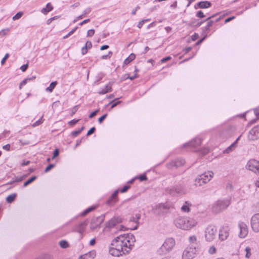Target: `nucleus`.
I'll return each instance as SVG.
<instances>
[{
	"label": "nucleus",
	"instance_id": "nucleus-21",
	"mask_svg": "<svg viewBox=\"0 0 259 259\" xmlns=\"http://www.w3.org/2000/svg\"><path fill=\"white\" fill-rule=\"evenodd\" d=\"M96 256V252L94 250L81 255L78 259H94Z\"/></svg>",
	"mask_w": 259,
	"mask_h": 259
},
{
	"label": "nucleus",
	"instance_id": "nucleus-60",
	"mask_svg": "<svg viewBox=\"0 0 259 259\" xmlns=\"http://www.w3.org/2000/svg\"><path fill=\"white\" fill-rule=\"evenodd\" d=\"M85 46H87V48L88 49H90L92 48V42L90 41H87L85 43Z\"/></svg>",
	"mask_w": 259,
	"mask_h": 259
},
{
	"label": "nucleus",
	"instance_id": "nucleus-36",
	"mask_svg": "<svg viewBox=\"0 0 259 259\" xmlns=\"http://www.w3.org/2000/svg\"><path fill=\"white\" fill-rule=\"evenodd\" d=\"M59 245L63 248H66L69 246V243L66 240H62L59 242Z\"/></svg>",
	"mask_w": 259,
	"mask_h": 259
},
{
	"label": "nucleus",
	"instance_id": "nucleus-10",
	"mask_svg": "<svg viewBox=\"0 0 259 259\" xmlns=\"http://www.w3.org/2000/svg\"><path fill=\"white\" fill-rule=\"evenodd\" d=\"M246 167L255 173L259 172V161L254 159H250L248 161Z\"/></svg>",
	"mask_w": 259,
	"mask_h": 259
},
{
	"label": "nucleus",
	"instance_id": "nucleus-64",
	"mask_svg": "<svg viewBox=\"0 0 259 259\" xmlns=\"http://www.w3.org/2000/svg\"><path fill=\"white\" fill-rule=\"evenodd\" d=\"M198 36H199L198 34L196 33H195L191 36L192 40L193 41L196 40L198 38Z\"/></svg>",
	"mask_w": 259,
	"mask_h": 259
},
{
	"label": "nucleus",
	"instance_id": "nucleus-50",
	"mask_svg": "<svg viewBox=\"0 0 259 259\" xmlns=\"http://www.w3.org/2000/svg\"><path fill=\"white\" fill-rule=\"evenodd\" d=\"M79 120V119H72L68 122V124L70 125H73L75 124H76L77 122H78Z\"/></svg>",
	"mask_w": 259,
	"mask_h": 259
},
{
	"label": "nucleus",
	"instance_id": "nucleus-61",
	"mask_svg": "<svg viewBox=\"0 0 259 259\" xmlns=\"http://www.w3.org/2000/svg\"><path fill=\"white\" fill-rule=\"evenodd\" d=\"M171 59V57L170 56H167L166 57H165L163 59H162L161 60V63H164V62H166V61H168V60H170V59Z\"/></svg>",
	"mask_w": 259,
	"mask_h": 259
},
{
	"label": "nucleus",
	"instance_id": "nucleus-49",
	"mask_svg": "<svg viewBox=\"0 0 259 259\" xmlns=\"http://www.w3.org/2000/svg\"><path fill=\"white\" fill-rule=\"evenodd\" d=\"M96 130V128L95 127H93L92 128H91L88 132L87 133V136H90L91 135H92V134H93L95 131Z\"/></svg>",
	"mask_w": 259,
	"mask_h": 259
},
{
	"label": "nucleus",
	"instance_id": "nucleus-58",
	"mask_svg": "<svg viewBox=\"0 0 259 259\" xmlns=\"http://www.w3.org/2000/svg\"><path fill=\"white\" fill-rule=\"evenodd\" d=\"M59 154V150L58 149H56L54 151L53 156L52 158L53 159V158H55L56 157H57V156H58Z\"/></svg>",
	"mask_w": 259,
	"mask_h": 259
},
{
	"label": "nucleus",
	"instance_id": "nucleus-3",
	"mask_svg": "<svg viewBox=\"0 0 259 259\" xmlns=\"http://www.w3.org/2000/svg\"><path fill=\"white\" fill-rule=\"evenodd\" d=\"M230 204V199L226 198L218 200L215 202L212 206V210L215 213H218L226 209Z\"/></svg>",
	"mask_w": 259,
	"mask_h": 259
},
{
	"label": "nucleus",
	"instance_id": "nucleus-34",
	"mask_svg": "<svg viewBox=\"0 0 259 259\" xmlns=\"http://www.w3.org/2000/svg\"><path fill=\"white\" fill-rule=\"evenodd\" d=\"M37 178L36 176H33L29 178L27 181L24 182L23 184L24 187H26L28 185L33 182L34 180H35Z\"/></svg>",
	"mask_w": 259,
	"mask_h": 259
},
{
	"label": "nucleus",
	"instance_id": "nucleus-59",
	"mask_svg": "<svg viewBox=\"0 0 259 259\" xmlns=\"http://www.w3.org/2000/svg\"><path fill=\"white\" fill-rule=\"evenodd\" d=\"M25 178V176H21L20 177H16L15 180V181L16 182H21Z\"/></svg>",
	"mask_w": 259,
	"mask_h": 259
},
{
	"label": "nucleus",
	"instance_id": "nucleus-25",
	"mask_svg": "<svg viewBox=\"0 0 259 259\" xmlns=\"http://www.w3.org/2000/svg\"><path fill=\"white\" fill-rule=\"evenodd\" d=\"M53 9V7L52 6L51 3H48L46 5V8H42L41 10V12L45 15L47 14L49 12L51 11Z\"/></svg>",
	"mask_w": 259,
	"mask_h": 259
},
{
	"label": "nucleus",
	"instance_id": "nucleus-38",
	"mask_svg": "<svg viewBox=\"0 0 259 259\" xmlns=\"http://www.w3.org/2000/svg\"><path fill=\"white\" fill-rule=\"evenodd\" d=\"M83 129H84V127L82 126L79 130L72 132L71 135L73 137H75L78 135H79Z\"/></svg>",
	"mask_w": 259,
	"mask_h": 259
},
{
	"label": "nucleus",
	"instance_id": "nucleus-53",
	"mask_svg": "<svg viewBox=\"0 0 259 259\" xmlns=\"http://www.w3.org/2000/svg\"><path fill=\"white\" fill-rule=\"evenodd\" d=\"M139 179L141 181H144L147 180V178L145 174H143L139 176Z\"/></svg>",
	"mask_w": 259,
	"mask_h": 259
},
{
	"label": "nucleus",
	"instance_id": "nucleus-26",
	"mask_svg": "<svg viewBox=\"0 0 259 259\" xmlns=\"http://www.w3.org/2000/svg\"><path fill=\"white\" fill-rule=\"evenodd\" d=\"M191 206V203L189 201H185V204L181 207V210L184 212H188L190 211L189 206Z\"/></svg>",
	"mask_w": 259,
	"mask_h": 259
},
{
	"label": "nucleus",
	"instance_id": "nucleus-55",
	"mask_svg": "<svg viewBox=\"0 0 259 259\" xmlns=\"http://www.w3.org/2000/svg\"><path fill=\"white\" fill-rule=\"evenodd\" d=\"M99 110L98 109V110H96L95 111L93 112L89 115V117L90 118H93L97 114V113L99 112Z\"/></svg>",
	"mask_w": 259,
	"mask_h": 259
},
{
	"label": "nucleus",
	"instance_id": "nucleus-32",
	"mask_svg": "<svg viewBox=\"0 0 259 259\" xmlns=\"http://www.w3.org/2000/svg\"><path fill=\"white\" fill-rule=\"evenodd\" d=\"M16 194H15V193L9 195L6 198V201L8 203H12L14 200V199L16 198Z\"/></svg>",
	"mask_w": 259,
	"mask_h": 259
},
{
	"label": "nucleus",
	"instance_id": "nucleus-12",
	"mask_svg": "<svg viewBox=\"0 0 259 259\" xmlns=\"http://www.w3.org/2000/svg\"><path fill=\"white\" fill-rule=\"evenodd\" d=\"M88 225V221H84L75 226L74 228V231L78 233L80 238H82Z\"/></svg>",
	"mask_w": 259,
	"mask_h": 259
},
{
	"label": "nucleus",
	"instance_id": "nucleus-17",
	"mask_svg": "<svg viewBox=\"0 0 259 259\" xmlns=\"http://www.w3.org/2000/svg\"><path fill=\"white\" fill-rule=\"evenodd\" d=\"M229 231L230 228L228 226H223L222 227L219 231V239L224 241L226 240L229 235Z\"/></svg>",
	"mask_w": 259,
	"mask_h": 259
},
{
	"label": "nucleus",
	"instance_id": "nucleus-48",
	"mask_svg": "<svg viewBox=\"0 0 259 259\" xmlns=\"http://www.w3.org/2000/svg\"><path fill=\"white\" fill-rule=\"evenodd\" d=\"M95 33V30L94 29H90L87 32V36L91 37Z\"/></svg>",
	"mask_w": 259,
	"mask_h": 259
},
{
	"label": "nucleus",
	"instance_id": "nucleus-29",
	"mask_svg": "<svg viewBox=\"0 0 259 259\" xmlns=\"http://www.w3.org/2000/svg\"><path fill=\"white\" fill-rule=\"evenodd\" d=\"M214 16V15H213L211 17H209L208 18H207L205 21H207V25L206 26H205V30L206 31H208L209 30V27L212 25L213 24V21H211V20H209V19L212 17H213Z\"/></svg>",
	"mask_w": 259,
	"mask_h": 259
},
{
	"label": "nucleus",
	"instance_id": "nucleus-51",
	"mask_svg": "<svg viewBox=\"0 0 259 259\" xmlns=\"http://www.w3.org/2000/svg\"><path fill=\"white\" fill-rule=\"evenodd\" d=\"M107 116V114H105L103 115H102L101 117H100L98 119L99 123H101L103 122V121L106 118Z\"/></svg>",
	"mask_w": 259,
	"mask_h": 259
},
{
	"label": "nucleus",
	"instance_id": "nucleus-42",
	"mask_svg": "<svg viewBox=\"0 0 259 259\" xmlns=\"http://www.w3.org/2000/svg\"><path fill=\"white\" fill-rule=\"evenodd\" d=\"M23 15V12H19L14 16L13 17V20H16L20 19Z\"/></svg>",
	"mask_w": 259,
	"mask_h": 259
},
{
	"label": "nucleus",
	"instance_id": "nucleus-54",
	"mask_svg": "<svg viewBox=\"0 0 259 259\" xmlns=\"http://www.w3.org/2000/svg\"><path fill=\"white\" fill-rule=\"evenodd\" d=\"M28 67V64L27 63V64H24L23 65L21 66V67H20V69L22 70V71L24 72L26 70Z\"/></svg>",
	"mask_w": 259,
	"mask_h": 259
},
{
	"label": "nucleus",
	"instance_id": "nucleus-14",
	"mask_svg": "<svg viewBox=\"0 0 259 259\" xmlns=\"http://www.w3.org/2000/svg\"><path fill=\"white\" fill-rule=\"evenodd\" d=\"M248 138L250 141L257 140L259 138V127L258 125L254 126L249 131Z\"/></svg>",
	"mask_w": 259,
	"mask_h": 259
},
{
	"label": "nucleus",
	"instance_id": "nucleus-15",
	"mask_svg": "<svg viewBox=\"0 0 259 259\" xmlns=\"http://www.w3.org/2000/svg\"><path fill=\"white\" fill-rule=\"evenodd\" d=\"M251 226L252 230L255 232H259V214H254L251 219Z\"/></svg>",
	"mask_w": 259,
	"mask_h": 259
},
{
	"label": "nucleus",
	"instance_id": "nucleus-41",
	"mask_svg": "<svg viewBox=\"0 0 259 259\" xmlns=\"http://www.w3.org/2000/svg\"><path fill=\"white\" fill-rule=\"evenodd\" d=\"M78 28V27L76 26L75 27V28H74L72 30H71L70 32H68V33L67 34H66V35L64 36L63 37V39H66L67 38H68L69 36H70V35H71L73 33H74V32L76 31V30Z\"/></svg>",
	"mask_w": 259,
	"mask_h": 259
},
{
	"label": "nucleus",
	"instance_id": "nucleus-33",
	"mask_svg": "<svg viewBox=\"0 0 259 259\" xmlns=\"http://www.w3.org/2000/svg\"><path fill=\"white\" fill-rule=\"evenodd\" d=\"M117 200V199H114L111 196L109 199L106 201V204L108 205H113L116 203Z\"/></svg>",
	"mask_w": 259,
	"mask_h": 259
},
{
	"label": "nucleus",
	"instance_id": "nucleus-40",
	"mask_svg": "<svg viewBox=\"0 0 259 259\" xmlns=\"http://www.w3.org/2000/svg\"><path fill=\"white\" fill-rule=\"evenodd\" d=\"M254 113L255 114L256 116V119L250 120L249 122L250 124L254 123L256 122V119H257L259 118V110H258L257 109L254 110Z\"/></svg>",
	"mask_w": 259,
	"mask_h": 259
},
{
	"label": "nucleus",
	"instance_id": "nucleus-7",
	"mask_svg": "<svg viewBox=\"0 0 259 259\" xmlns=\"http://www.w3.org/2000/svg\"><path fill=\"white\" fill-rule=\"evenodd\" d=\"M217 234V227L213 225H209L204 231L205 240L208 242L212 241L215 238Z\"/></svg>",
	"mask_w": 259,
	"mask_h": 259
},
{
	"label": "nucleus",
	"instance_id": "nucleus-30",
	"mask_svg": "<svg viewBox=\"0 0 259 259\" xmlns=\"http://www.w3.org/2000/svg\"><path fill=\"white\" fill-rule=\"evenodd\" d=\"M57 82L56 81L52 82L49 87H47L46 90L49 92H52L55 86L57 85Z\"/></svg>",
	"mask_w": 259,
	"mask_h": 259
},
{
	"label": "nucleus",
	"instance_id": "nucleus-20",
	"mask_svg": "<svg viewBox=\"0 0 259 259\" xmlns=\"http://www.w3.org/2000/svg\"><path fill=\"white\" fill-rule=\"evenodd\" d=\"M141 218V214L140 213H136L134 215L131 217L130 219V222H135L136 225L133 228H131L132 230H136L139 225V220Z\"/></svg>",
	"mask_w": 259,
	"mask_h": 259
},
{
	"label": "nucleus",
	"instance_id": "nucleus-39",
	"mask_svg": "<svg viewBox=\"0 0 259 259\" xmlns=\"http://www.w3.org/2000/svg\"><path fill=\"white\" fill-rule=\"evenodd\" d=\"M245 251L246 252V254L245 255L246 258H249L251 255V249L249 247L247 246L245 249Z\"/></svg>",
	"mask_w": 259,
	"mask_h": 259
},
{
	"label": "nucleus",
	"instance_id": "nucleus-45",
	"mask_svg": "<svg viewBox=\"0 0 259 259\" xmlns=\"http://www.w3.org/2000/svg\"><path fill=\"white\" fill-rule=\"evenodd\" d=\"M9 54L6 53L4 56V57L1 60V63L2 65H4L5 63L6 60L9 58Z\"/></svg>",
	"mask_w": 259,
	"mask_h": 259
},
{
	"label": "nucleus",
	"instance_id": "nucleus-19",
	"mask_svg": "<svg viewBox=\"0 0 259 259\" xmlns=\"http://www.w3.org/2000/svg\"><path fill=\"white\" fill-rule=\"evenodd\" d=\"M213 173L211 171H208L207 172H205L204 174L200 175L201 178V180H202V183H207L209 182L211 178L213 177Z\"/></svg>",
	"mask_w": 259,
	"mask_h": 259
},
{
	"label": "nucleus",
	"instance_id": "nucleus-8",
	"mask_svg": "<svg viewBox=\"0 0 259 259\" xmlns=\"http://www.w3.org/2000/svg\"><path fill=\"white\" fill-rule=\"evenodd\" d=\"M171 207L169 203H159L153 208V213L158 215H161L166 212Z\"/></svg>",
	"mask_w": 259,
	"mask_h": 259
},
{
	"label": "nucleus",
	"instance_id": "nucleus-62",
	"mask_svg": "<svg viewBox=\"0 0 259 259\" xmlns=\"http://www.w3.org/2000/svg\"><path fill=\"white\" fill-rule=\"evenodd\" d=\"M91 12V8L89 7V8H87V9H85L83 12V15H85V14H89L90 12Z\"/></svg>",
	"mask_w": 259,
	"mask_h": 259
},
{
	"label": "nucleus",
	"instance_id": "nucleus-57",
	"mask_svg": "<svg viewBox=\"0 0 259 259\" xmlns=\"http://www.w3.org/2000/svg\"><path fill=\"white\" fill-rule=\"evenodd\" d=\"M78 108V106L76 105L73 107L71 109V115L74 114L77 110Z\"/></svg>",
	"mask_w": 259,
	"mask_h": 259
},
{
	"label": "nucleus",
	"instance_id": "nucleus-16",
	"mask_svg": "<svg viewBox=\"0 0 259 259\" xmlns=\"http://www.w3.org/2000/svg\"><path fill=\"white\" fill-rule=\"evenodd\" d=\"M238 227L240 229L239 237L241 238H245L248 234V228L246 224L243 222L238 223Z\"/></svg>",
	"mask_w": 259,
	"mask_h": 259
},
{
	"label": "nucleus",
	"instance_id": "nucleus-63",
	"mask_svg": "<svg viewBox=\"0 0 259 259\" xmlns=\"http://www.w3.org/2000/svg\"><path fill=\"white\" fill-rule=\"evenodd\" d=\"M88 52V49L87 48V46H84L81 49V53L82 55H85Z\"/></svg>",
	"mask_w": 259,
	"mask_h": 259
},
{
	"label": "nucleus",
	"instance_id": "nucleus-22",
	"mask_svg": "<svg viewBox=\"0 0 259 259\" xmlns=\"http://www.w3.org/2000/svg\"><path fill=\"white\" fill-rule=\"evenodd\" d=\"M240 137H239L235 141V142L232 143L231 145H230L228 147H227L226 149H225L223 151L224 153H229L231 151H232L235 148L236 146V144L238 142V140H239Z\"/></svg>",
	"mask_w": 259,
	"mask_h": 259
},
{
	"label": "nucleus",
	"instance_id": "nucleus-27",
	"mask_svg": "<svg viewBox=\"0 0 259 259\" xmlns=\"http://www.w3.org/2000/svg\"><path fill=\"white\" fill-rule=\"evenodd\" d=\"M136 56L134 54H131L128 57H127L123 62V64L127 65L129 64L132 61L135 59Z\"/></svg>",
	"mask_w": 259,
	"mask_h": 259
},
{
	"label": "nucleus",
	"instance_id": "nucleus-11",
	"mask_svg": "<svg viewBox=\"0 0 259 259\" xmlns=\"http://www.w3.org/2000/svg\"><path fill=\"white\" fill-rule=\"evenodd\" d=\"M165 192L172 196H176L182 192V187L180 186H175L165 188Z\"/></svg>",
	"mask_w": 259,
	"mask_h": 259
},
{
	"label": "nucleus",
	"instance_id": "nucleus-28",
	"mask_svg": "<svg viewBox=\"0 0 259 259\" xmlns=\"http://www.w3.org/2000/svg\"><path fill=\"white\" fill-rule=\"evenodd\" d=\"M189 241L191 244V245L196 246L198 245L197 242V237L195 235L191 236L189 238Z\"/></svg>",
	"mask_w": 259,
	"mask_h": 259
},
{
	"label": "nucleus",
	"instance_id": "nucleus-4",
	"mask_svg": "<svg viewBox=\"0 0 259 259\" xmlns=\"http://www.w3.org/2000/svg\"><path fill=\"white\" fill-rule=\"evenodd\" d=\"M175 245V241L172 238H167L162 246L157 250L159 254H165L169 252Z\"/></svg>",
	"mask_w": 259,
	"mask_h": 259
},
{
	"label": "nucleus",
	"instance_id": "nucleus-47",
	"mask_svg": "<svg viewBox=\"0 0 259 259\" xmlns=\"http://www.w3.org/2000/svg\"><path fill=\"white\" fill-rule=\"evenodd\" d=\"M58 16H54V17H52V18H51L47 20V24L48 25H50V24H51V23L53 20H56V19H58Z\"/></svg>",
	"mask_w": 259,
	"mask_h": 259
},
{
	"label": "nucleus",
	"instance_id": "nucleus-1",
	"mask_svg": "<svg viewBox=\"0 0 259 259\" xmlns=\"http://www.w3.org/2000/svg\"><path fill=\"white\" fill-rule=\"evenodd\" d=\"M135 241V236L132 234L120 235L112 241L109 253L112 256L117 257L128 253L133 249Z\"/></svg>",
	"mask_w": 259,
	"mask_h": 259
},
{
	"label": "nucleus",
	"instance_id": "nucleus-24",
	"mask_svg": "<svg viewBox=\"0 0 259 259\" xmlns=\"http://www.w3.org/2000/svg\"><path fill=\"white\" fill-rule=\"evenodd\" d=\"M211 4L208 1H201L198 4V7L201 9H206L209 8Z\"/></svg>",
	"mask_w": 259,
	"mask_h": 259
},
{
	"label": "nucleus",
	"instance_id": "nucleus-5",
	"mask_svg": "<svg viewBox=\"0 0 259 259\" xmlns=\"http://www.w3.org/2000/svg\"><path fill=\"white\" fill-rule=\"evenodd\" d=\"M122 222V218L119 216H114L111 218L108 222L106 223L105 226L104 230L105 232H109L112 230V229L116 228L117 225Z\"/></svg>",
	"mask_w": 259,
	"mask_h": 259
},
{
	"label": "nucleus",
	"instance_id": "nucleus-23",
	"mask_svg": "<svg viewBox=\"0 0 259 259\" xmlns=\"http://www.w3.org/2000/svg\"><path fill=\"white\" fill-rule=\"evenodd\" d=\"M111 91V85L110 83L107 84L103 88L101 89L99 91V94L100 95L105 94Z\"/></svg>",
	"mask_w": 259,
	"mask_h": 259
},
{
	"label": "nucleus",
	"instance_id": "nucleus-9",
	"mask_svg": "<svg viewBox=\"0 0 259 259\" xmlns=\"http://www.w3.org/2000/svg\"><path fill=\"white\" fill-rule=\"evenodd\" d=\"M185 163V160L182 158H177L171 160L166 164V167L168 169H173L182 166Z\"/></svg>",
	"mask_w": 259,
	"mask_h": 259
},
{
	"label": "nucleus",
	"instance_id": "nucleus-6",
	"mask_svg": "<svg viewBox=\"0 0 259 259\" xmlns=\"http://www.w3.org/2000/svg\"><path fill=\"white\" fill-rule=\"evenodd\" d=\"M199 245L188 246L183 251V259H193L195 257L198 251Z\"/></svg>",
	"mask_w": 259,
	"mask_h": 259
},
{
	"label": "nucleus",
	"instance_id": "nucleus-2",
	"mask_svg": "<svg viewBox=\"0 0 259 259\" xmlns=\"http://www.w3.org/2000/svg\"><path fill=\"white\" fill-rule=\"evenodd\" d=\"M175 224L177 228L188 230L195 226L197 222L193 219L180 217L176 219Z\"/></svg>",
	"mask_w": 259,
	"mask_h": 259
},
{
	"label": "nucleus",
	"instance_id": "nucleus-18",
	"mask_svg": "<svg viewBox=\"0 0 259 259\" xmlns=\"http://www.w3.org/2000/svg\"><path fill=\"white\" fill-rule=\"evenodd\" d=\"M201 143V140L199 138H196L192 140L191 141L186 143L183 145V147H186L190 146L192 147H195L199 146Z\"/></svg>",
	"mask_w": 259,
	"mask_h": 259
},
{
	"label": "nucleus",
	"instance_id": "nucleus-56",
	"mask_svg": "<svg viewBox=\"0 0 259 259\" xmlns=\"http://www.w3.org/2000/svg\"><path fill=\"white\" fill-rule=\"evenodd\" d=\"M130 188V186H127V185H126V186H124L121 190H120V192L121 193H124L126 191H127V190Z\"/></svg>",
	"mask_w": 259,
	"mask_h": 259
},
{
	"label": "nucleus",
	"instance_id": "nucleus-37",
	"mask_svg": "<svg viewBox=\"0 0 259 259\" xmlns=\"http://www.w3.org/2000/svg\"><path fill=\"white\" fill-rule=\"evenodd\" d=\"M204 183H202V180H201V178L199 176L198 178L195 179V185L196 186H201Z\"/></svg>",
	"mask_w": 259,
	"mask_h": 259
},
{
	"label": "nucleus",
	"instance_id": "nucleus-44",
	"mask_svg": "<svg viewBox=\"0 0 259 259\" xmlns=\"http://www.w3.org/2000/svg\"><path fill=\"white\" fill-rule=\"evenodd\" d=\"M196 16L198 18H202L205 17L202 11H199L197 12Z\"/></svg>",
	"mask_w": 259,
	"mask_h": 259
},
{
	"label": "nucleus",
	"instance_id": "nucleus-43",
	"mask_svg": "<svg viewBox=\"0 0 259 259\" xmlns=\"http://www.w3.org/2000/svg\"><path fill=\"white\" fill-rule=\"evenodd\" d=\"M208 252L210 254H213L216 252V248L214 246H211L209 247Z\"/></svg>",
	"mask_w": 259,
	"mask_h": 259
},
{
	"label": "nucleus",
	"instance_id": "nucleus-52",
	"mask_svg": "<svg viewBox=\"0 0 259 259\" xmlns=\"http://www.w3.org/2000/svg\"><path fill=\"white\" fill-rule=\"evenodd\" d=\"M42 117H41L39 119L37 120L34 124H33V126H38L42 122Z\"/></svg>",
	"mask_w": 259,
	"mask_h": 259
},
{
	"label": "nucleus",
	"instance_id": "nucleus-13",
	"mask_svg": "<svg viewBox=\"0 0 259 259\" xmlns=\"http://www.w3.org/2000/svg\"><path fill=\"white\" fill-rule=\"evenodd\" d=\"M104 217L101 216L92 219L90 224L91 229L95 230L100 228L101 225L104 221Z\"/></svg>",
	"mask_w": 259,
	"mask_h": 259
},
{
	"label": "nucleus",
	"instance_id": "nucleus-35",
	"mask_svg": "<svg viewBox=\"0 0 259 259\" xmlns=\"http://www.w3.org/2000/svg\"><path fill=\"white\" fill-rule=\"evenodd\" d=\"M118 99H116L114 100H112L107 105V106L109 104H111V109L114 108L115 106H116L121 103L120 101H116Z\"/></svg>",
	"mask_w": 259,
	"mask_h": 259
},
{
	"label": "nucleus",
	"instance_id": "nucleus-46",
	"mask_svg": "<svg viewBox=\"0 0 259 259\" xmlns=\"http://www.w3.org/2000/svg\"><path fill=\"white\" fill-rule=\"evenodd\" d=\"M55 167L54 164H50L45 169V172H47L50 170L52 168Z\"/></svg>",
	"mask_w": 259,
	"mask_h": 259
},
{
	"label": "nucleus",
	"instance_id": "nucleus-31",
	"mask_svg": "<svg viewBox=\"0 0 259 259\" xmlns=\"http://www.w3.org/2000/svg\"><path fill=\"white\" fill-rule=\"evenodd\" d=\"M95 208H96L95 206H91V207L87 208L86 209H85L83 211H82L80 215L81 216H84L86 214H87L88 213H89V212H91L92 211L94 210L95 209Z\"/></svg>",
	"mask_w": 259,
	"mask_h": 259
}]
</instances>
